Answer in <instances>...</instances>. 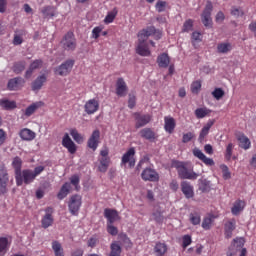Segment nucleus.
Segmentation results:
<instances>
[{"instance_id": "obj_1", "label": "nucleus", "mask_w": 256, "mask_h": 256, "mask_svg": "<svg viewBox=\"0 0 256 256\" xmlns=\"http://www.w3.org/2000/svg\"><path fill=\"white\" fill-rule=\"evenodd\" d=\"M42 171H45V167L43 166H37L34 171L31 169H24L15 176L16 185L18 187H21L23 183H25V185H30V183L35 181L38 175H41Z\"/></svg>"}, {"instance_id": "obj_2", "label": "nucleus", "mask_w": 256, "mask_h": 256, "mask_svg": "<svg viewBox=\"0 0 256 256\" xmlns=\"http://www.w3.org/2000/svg\"><path fill=\"white\" fill-rule=\"evenodd\" d=\"M81 205H83V197L79 194H74L70 196L68 201V209L71 215L77 216L79 215V210L81 209Z\"/></svg>"}, {"instance_id": "obj_3", "label": "nucleus", "mask_w": 256, "mask_h": 256, "mask_svg": "<svg viewBox=\"0 0 256 256\" xmlns=\"http://www.w3.org/2000/svg\"><path fill=\"white\" fill-rule=\"evenodd\" d=\"M177 172H178V177L180 179H189L192 181H195L197 177H199V174L194 172L193 170H189L187 166L183 163H180L176 166Z\"/></svg>"}, {"instance_id": "obj_4", "label": "nucleus", "mask_w": 256, "mask_h": 256, "mask_svg": "<svg viewBox=\"0 0 256 256\" xmlns=\"http://www.w3.org/2000/svg\"><path fill=\"white\" fill-rule=\"evenodd\" d=\"M61 45L65 51H75V49H77L75 34H73V32H67L61 41Z\"/></svg>"}, {"instance_id": "obj_5", "label": "nucleus", "mask_w": 256, "mask_h": 256, "mask_svg": "<svg viewBox=\"0 0 256 256\" xmlns=\"http://www.w3.org/2000/svg\"><path fill=\"white\" fill-rule=\"evenodd\" d=\"M9 192V172L5 166L0 168V195H5Z\"/></svg>"}, {"instance_id": "obj_6", "label": "nucleus", "mask_w": 256, "mask_h": 256, "mask_svg": "<svg viewBox=\"0 0 256 256\" xmlns=\"http://www.w3.org/2000/svg\"><path fill=\"white\" fill-rule=\"evenodd\" d=\"M211 13H213V4L211 3V1H207L205 9L201 15L204 27H213V19L211 18Z\"/></svg>"}, {"instance_id": "obj_7", "label": "nucleus", "mask_w": 256, "mask_h": 256, "mask_svg": "<svg viewBox=\"0 0 256 256\" xmlns=\"http://www.w3.org/2000/svg\"><path fill=\"white\" fill-rule=\"evenodd\" d=\"M143 181H150L151 183L159 182V172L151 167L145 168L141 173Z\"/></svg>"}, {"instance_id": "obj_8", "label": "nucleus", "mask_w": 256, "mask_h": 256, "mask_svg": "<svg viewBox=\"0 0 256 256\" xmlns=\"http://www.w3.org/2000/svg\"><path fill=\"white\" fill-rule=\"evenodd\" d=\"M73 65H75V60H66L56 68L57 75H60L61 77H67V75L71 73Z\"/></svg>"}, {"instance_id": "obj_9", "label": "nucleus", "mask_w": 256, "mask_h": 256, "mask_svg": "<svg viewBox=\"0 0 256 256\" xmlns=\"http://www.w3.org/2000/svg\"><path fill=\"white\" fill-rule=\"evenodd\" d=\"M45 215L41 219V225L43 229H49L55 221V218H53V207H47L45 208Z\"/></svg>"}, {"instance_id": "obj_10", "label": "nucleus", "mask_w": 256, "mask_h": 256, "mask_svg": "<svg viewBox=\"0 0 256 256\" xmlns=\"http://www.w3.org/2000/svg\"><path fill=\"white\" fill-rule=\"evenodd\" d=\"M129 165L130 168L135 167V148H130L127 152L122 156L121 164Z\"/></svg>"}, {"instance_id": "obj_11", "label": "nucleus", "mask_w": 256, "mask_h": 256, "mask_svg": "<svg viewBox=\"0 0 256 256\" xmlns=\"http://www.w3.org/2000/svg\"><path fill=\"white\" fill-rule=\"evenodd\" d=\"M62 146L65 147L71 155L77 153V145L73 142L68 133H66L62 139Z\"/></svg>"}, {"instance_id": "obj_12", "label": "nucleus", "mask_w": 256, "mask_h": 256, "mask_svg": "<svg viewBox=\"0 0 256 256\" xmlns=\"http://www.w3.org/2000/svg\"><path fill=\"white\" fill-rule=\"evenodd\" d=\"M101 139V132L99 130H94L87 142V147L92 149V151H97L99 147V140Z\"/></svg>"}, {"instance_id": "obj_13", "label": "nucleus", "mask_w": 256, "mask_h": 256, "mask_svg": "<svg viewBox=\"0 0 256 256\" xmlns=\"http://www.w3.org/2000/svg\"><path fill=\"white\" fill-rule=\"evenodd\" d=\"M237 229V221L232 218L225 222L224 224V235L226 239H231L233 237V232Z\"/></svg>"}, {"instance_id": "obj_14", "label": "nucleus", "mask_w": 256, "mask_h": 256, "mask_svg": "<svg viewBox=\"0 0 256 256\" xmlns=\"http://www.w3.org/2000/svg\"><path fill=\"white\" fill-rule=\"evenodd\" d=\"M129 88L127 87V83L123 78H118L116 81V95L118 97H126Z\"/></svg>"}, {"instance_id": "obj_15", "label": "nucleus", "mask_w": 256, "mask_h": 256, "mask_svg": "<svg viewBox=\"0 0 256 256\" xmlns=\"http://www.w3.org/2000/svg\"><path fill=\"white\" fill-rule=\"evenodd\" d=\"M136 53L141 57H150L151 50H149V44H147V41L138 40Z\"/></svg>"}, {"instance_id": "obj_16", "label": "nucleus", "mask_w": 256, "mask_h": 256, "mask_svg": "<svg viewBox=\"0 0 256 256\" xmlns=\"http://www.w3.org/2000/svg\"><path fill=\"white\" fill-rule=\"evenodd\" d=\"M104 217L107 219V224H113L115 221H119L121 219L119 217V212L111 208H106L104 210Z\"/></svg>"}, {"instance_id": "obj_17", "label": "nucleus", "mask_w": 256, "mask_h": 256, "mask_svg": "<svg viewBox=\"0 0 256 256\" xmlns=\"http://www.w3.org/2000/svg\"><path fill=\"white\" fill-rule=\"evenodd\" d=\"M84 109L87 115H93L94 113H97V111H99V101L96 99L88 100L84 105Z\"/></svg>"}, {"instance_id": "obj_18", "label": "nucleus", "mask_w": 256, "mask_h": 256, "mask_svg": "<svg viewBox=\"0 0 256 256\" xmlns=\"http://www.w3.org/2000/svg\"><path fill=\"white\" fill-rule=\"evenodd\" d=\"M47 83V76L45 74L39 75L31 85L32 91H41L43 86Z\"/></svg>"}, {"instance_id": "obj_19", "label": "nucleus", "mask_w": 256, "mask_h": 256, "mask_svg": "<svg viewBox=\"0 0 256 256\" xmlns=\"http://www.w3.org/2000/svg\"><path fill=\"white\" fill-rule=\"evenodd\" d=\"M181 191L185 195L186 199H193V197H195L193 186L187 181L181 182Z\"/></svg>"}, {"instance_id": "obj_20", "label": "nucleus", "mask_w": 256, "mask_h": 256, "mask_svg": "<svg viewBox=\"0 0 256 256\" xmlns=\"http://www.w3.org/2000/svg\"><path fill=\"white\" fill-rule=\"evenodd\" d=\"M24 85L25 80L21 77H16L8 81V89H10V91H17V89H21Z\"/></svg>"}, {"instance_id": "obj_21", "label": "nucleus", "mask_w": 256, "mask_h": 256, "mask_svg": "<svg viewBox=\"0 0 256 256\" xmlns=\"http://www.w3.org/2000/svg\"><path fill=\"white\" fill-rule=\"evenodd\" d=\"M236 139L241 149H244L245 151H247V149H251V140H249V138L245 136V134H236Z\"/></svg>"}, {"instance_id": "obj_22", "label": "nucleus", "mask_w": 256, "mask_h": 256, "mask_svg": "<svg viewBox=\"0 0 256 256\" xmlns=\"http://www.w3.org/2000/svg\"><path fill=\"white\" fill-rule=\"evenodd\" d=\"M155 35V27L154 26H150L147 27L143 30H141L138 33V40L139 41H147V39H149V37Z\"/></svg>"}, {"instance_id": "obj_23", "label": "nucleus", "mask_w": 256, "mask_h": 256, "mask_svg": "<svg viewBox=\"0 0 256 256\" xmlns=\"http://www.w3.org/2000/svg\"><path fill=\"white\" fill-rule=\"evenodd\" d=\"M11 249V240L7 237H0V256H5Z\"/></svg>"}, {"instance_id": "obj_24", "label": "nucleus", "mask_w": 256, "mask_h": 256, "mask_svg": "<svg viewBox=\"0 0 256 256\" xmlns=\"http://www.w3.org/2000/svg\"><path fill=\"white\" fill-rule=\"evenodd\" d=\"M44 19H51L57 15V8L54 6H44L40 9Z\"/></svg>"}, {"instance_id": "obj_25", "label": "nucleus", "mask_w": 256, "mask_h": 256, "mask_svg": "<svg viewBox=\"0 0 256 256\" xmlns=\"http://www.w3.org/2000/svg\"><path fill=\"white\" fill-rule=\"evenodd\" d=\"M41 67H43V61L41 60H34L29 68L26 70L25 72V78L26 79H30L31 75H33V71L37 70V69H41Z\"/></svg>"}, {"instance_id": "obj_26", "label": "nucleus", "mask_w": 256, "mask_h": 256, "mask_svg": "<svg viewBox=\"0 0 256 256\" xmlns=\"http://www.w3.org/2000/svg\"><path fill=\"white\" fill-rule=\"evenodd\" d=\"M169 63H171V58L169 57V54L162 53L157 57L158 67H161L162 69H167V67H169Z\"/></svg>"}, {"instance_id": "obj_27", "label": "nucleus", "mask_w": 256, "mask_h": 256, "mask_svg": "<svg viewBox=\"0 0 256 256\" xmlns=\"http://www.w3.org/2000/svg\"><path fill=\"white\" fill-rule=\"evenodd\" d=\"M71 193V183L69 182H65L60 191L57 194V197L60 201H63V199H65V197H67L69 194Z\"/></svg>"}, {"instance_id": "obj_28", "label": "nucleus", "mask_w": 256, "mask_h": 256, "mask_svg": "<svg viewBox=\"0 0 256 256\" xmlns=\"http://www.w3.org/2000/svg\"><path fill=\"white\" fill-rule=\"evenodd\" d=\"M245 201L244 200H236L231 208V213L232 215H239V213H241L243 211V209H245Z\"/></svg>"}, {"instance_id": "obj_29", "label": "nucleus", "mask_w": 256, "mask_h": 256, "mask_svg": "<svg viewBox=\"0 0 256 256\" xmlns=\"http://www.w3.org/2000/svg\"><path fill=\"white\" fill-rule=\"evenodd\" d=\"M52 251L54 252L55 256H65L63 245L57 240L52 241Z\"/></svg>"}, {"instance_id": "obj_30", "label": "nucleus", "mask_w": 256, "mask_h": 256, "mask_svg": "<svg viewBox=\"0 0 256 256\" xmlns=\"http://www.w3.org/2000/svg\"><path fill=\"white\" fill-rule=\"evenodd\" d=\"M136 117V127H145L149 121H151V116L135 114Z\"/></svg>"}, {"instance_id": "obj_31", "label": "nucleus", "mask_w": 256, "mask_h": 256, "mask_svg": "<svg viewBox=\"0 0 256 256\" xmlns=\"http://www.w3.org/2000/svg\"><path fill=\"white\" fill-rule=\"evenodd\" d=\"M20 137L23 141H33L35 139L36 134L31 129H22L20 131Z\"/></svg>"}, {"instance_id": "obj_32", "label": "nucleus", "mask_w": 256, "mask_h": 256, "mask_svg": "<svg viewBox=\"0 0 256 256\" xmlns=\"http://www.w3.org/2000/svg\"><path fill=\"white\" fill-rule=\"evenodd\" d=\"M233 50V45L229 42H222L217 45V52L225 55Z\"/></svg>"}, {"instance_id": "obj_33", "label": "nucleus", "mask_w": 256, "mask_h": 256, "mask_svg": "<svg viewBox=\"0 0 256 256\" xmlns=\"http://www.w3.org/2000/svg\"><path fill=\"white\" fill-rule=\"evenodd\" d=\"M167 244L157 242L155 247H154V253L156 256H164L165 253H167Z\"/></svg>"}, {"instance_id": "obj_34", "label": "nucleus", "mask_w": 256, "mask_h": 256, "mask_svg": "<svg viewBox=\"0 0 256 256\" xmlns=\"http://www.w3.org/2000/svg\"><path fill=\"white\" fill-rule=\"evenodd\" d=\"M99 162L98 171H100V173H107V169H109V165H111V158H100Z\"/></svg>"}, {"instance_id": "obj_35", "label": "nucleus", "mask_w": 256, "mask_h": 256, "mask_svg": "<svg viewBox=\"0 0 256 256\" xmlns=\"http://www.w3.org/2000/svg\"><path fill=\"white\" fill-rule=\"evenodd\" d=\"M121 245L119 242H112L110 245V254L109 256H121Z\"/></svg>"}, {"instance_id": "obj_36", "label": "nucleus", "mask_w": 256, "mask_h": 256, "mask_svg": "<svg viewBox=\"0 0 256 256\" xmlns=\"http://www.w3.org/2000/svg\"><path fill=\"white\" fill-rule=\"evenodd\" d=\"M41 105H43V102H36V103H33L32 105L28 106L26 108L25 115L27 117H31V115H33V113H35V111H37V109H39V107H41Z\"/></svg>"}, {"instance_id": "obj_37", "label": "nucleus", "mask_w": 256, "mask_h": 256, "mask_svg": "<svg viewBox=\"0 0 256 256\" xmlns=\"http://www.w3.org/2000/svg\"><path fill=\"white\" fill-rule=\"evenodd\" d=\"M141 137L144 139H147L148 141H153L154 139H157V136L155 135V132H153L151 129H145L140 132Z\"/></svg>"}, {"instance_id": "obj_38", "label": "nucleus", "mask_w": 256, "mask_h": 256, "mask_svg": "<svg viewBox=\"0 0 256 256\" xmlns=\"http://www.w3.org/2000/svg\"><path fill=\"white\" fill-rule=\"evenodd\" d=\"M195 116L197 117V119H203L205 117H207V115H210L211 110H209V108H198L195 110Z\"/></svg>"}, {"instance_id": "obj_39", "label": "nucleus", "mask_w": 256, "mask_h": 256, "mask_svg": "<svg viewBox=\"0 0 256 256\" xmlns=\"http://www.w3.org/2000/svg\"><path fill=\"white\" fill-rule=\"evenodd\" d=\"M26 65L25 61L15 62L12 67V71H14L16 75H19V73H23V71H25Z\"/></svg>"}, {"instance_id": "obj_40", "label": "nucleus", "mask_w": 256, "mask_h": 256, "mask_svg": "<svg viewBox=\"0 0 256 256\" xmlns=\"http://www.w3.org/2000/svg\"><path fill=\"white\" fill-rule=\"evenodd\" d=\"M23 165V161L19 157H15L12 162V166L15 170V177L21 173V167Z\"/></svg>"}, {"instance_id": "obj_41", "label": "nucleus", "mask_w": 256, "mask_h": 256, "mask_svg": "<svg viewBox=\"0 0 256 256\" xmlns=\"http://www.w3.org/2000/svg\"><path fill=\"white\" fill-rule=\"evenodd\" d=\"M0 107L9 111V109H15V107H17V104L15 103V101L0 100Z\"/></svg>"}, {"instance_id": "obj_42", "label": "nucleus", "mask_w": 256, "mask_h": 256, "mask_svg": "<svg viewBox=\"0 0 256 256\" xmlns=\"http://www.w3.org/2000/svg\"><path fill=\"white\" fill-rule=\"evenodd\" d=\"M235 149V144L229 143L226 146V150L224 152V157L226 161H231V157H233V150Z\"/></svg>"}, {"instance_id": "obj_43", "label": "nucleus", "mask_w": 256, "mask_h": 256, "mask_svg": "<svg viewBox=\"0 0 256 256\" xmlns=\"http://www.w3.org/2000/svg\"><path fill=\"white\" fill-rule=\"evenodd\" d=\"M213 221H214L213 216L204 217L202 221V228H204L205 231H209V229L213 227Z\"/></svg>"}, {"instance_id": "obj_44", "label": "nucleus", "mask_w": 256, "mask_h": 256, "mask_svg": "<svg viewBox=\"0 0 256 256\" xmlns=\"http://www.w3.org/2000/svg\"><path fill=\"white\" fill-rule=\"evenodd\" d=\"M190 223L192 225H200L201 224V214L197 212H192L189 215Z\"/></svg>"}, {"instance_id": "obj_45", "label": "nucleus", "mask_w": 256, "mask_h": 256, "mask_svg": "<svg viewBox=\"0 0 256 256\" xmlns=\"http://www.w3.org/2000/svg\"><path fill=\"white\" fill-rule=\"evenodd\" d=\"M212 97H214L216 101H221V99L225 97V91L223 90V88H215L212 92Z\"/></svg>"}, {"instance_id": "obj_46", "label": "nucleus", "mask_w": 256, "mask_h": 256, "mask_svg": "<svg viewBox=\"0 0 256 256\" xmlns=\"http://www.w3.org/2000/svg\"><path fill=\"white\" fill-rule=\"evenodd\" d=\"M199 190L202 193H209V191H211V185L209 184V181L202 180L200 185H199Z\"/></svg>"}, {"instance_id": "obj_47", "label": "nucleus", "mask_w": 256, "mask_h": 256, "mask_svg": "<svg viewBox=\"0 0 256 256\" xmlns=\"http://www.w3.org/2000/svg\"><path fill=\"white\" fill-rule=\"evenodd\" d=\"M115 17H117V11L114 9V10L108 12V14L106 15V17L104 19V23H106V24L113 23V21H115Z\"/></svg>"}, {"instance_id": "obj_48", "label": "nucleus", "mask_w": 256, "mask_h": 256, "mask_svg": "<svg viewBox=\"0 0 256 256\" xmlns=\"http://www.w3.org/2000/svg\"><path fill=\"white\" fill-rule=\"evenodd\" d=\"M165 121V129H173L175 127V119L170 116H166L164 118Z\"/></svg>"}, {"instance_id": "obj_49", "label": "nucleus", "mask_w": 256, "mask_h": 256, "mask_svg": "<svg viewBox=\"0 0 256 256\" xmlns=\"http://www.w3.org/2000/svg\"><path fill=\"white\" fill-rule=\"evenodd\" d=\"M182 31L184 33H189V31H193V20L188 19L184 22Z\"/></svg>"}, {"instance_id": "obj_50", "label": "nucleus", "mask_w": 256, "mask_h": 256, "mask_svg": "<svg viewBox=\"0 0 256 256\" xmlns=\"http://www.w3.org/2000/svg\"><path fill=\"white\" fill-rule=\"evenodd\" d=\"M193 243V240L191 239V235L187 234L182 237V247L183 249H187L189 245Z\"/></svg>"}, {"instance_id": "obj_51", "label": "nucleus", "mask_w": 256, "mask_h": 256, "mask_svg": "<svg viewBox=\"0 0 256 256\" xmlns=\"http://www.w3.org/2000/svg\"><path fill=\"white\" fill-rule=\"evenodd\" d=\"M71 135H72L74 141H76V143L81 144V143H83V141H85V139L83 138V136H82L81 134H79V133L77 132V130H72V131H71Z\"/></svg>"}, {"instance_id": "obj_52", "label": "nucleus", "mask_w": 256, "mask_h": 256, "mask_svg": "<svg viewBox=\"0 0 256 256\" xmlns=\"http://www.w3.org/2000/svg\"><path fill=\"white\" fill-rule=\"evenodd\" d=\"M245 245V240L243 238H236L233 240V245L231 247H236V249H243Z\"/></svg>"}, {"instance_id": "obj_53", "label": "nucleus", "mask_w": 256, "mask_h": 256, "mask_svg": "<svg viewBox=\"0 0 256 256\" xmlns=\"http://www.w3.org/2000/svg\"><path fill=\"white\" fill-rule=\"evenodd\" d=\"M101 33H103V27L96 26L92 30V39H99Z\"/></svg>"}, {"instance_id": "obj_54", "label": "nucleus", "mask_w": 256, "mask_h": 256, "mask_svg": "<svg viewBox=\"0 0 256 256\" xmlns=\"http://www.w3.org/2000/svg\"><path fill=\"white\" fill-rule=\"evenodd\" d=\"M107 232L109 233V235H112L113 237H115L116 235H118L119 229L113 226V224H107Z\"/></svg>"}, {"instance_id": "obj_55", "label": "nucleus", "mask_w": 256, "mask_h": 256, "mask_svg": "<svg viewBox=\"0 0 256 256\" xmlns=\"http://www.w3.org/2000/svg\"><path fill=\"white\" fill-rule=\"evenodd\" d=\"M230 13H231V15H233V17H243V15H245L243 10L241 8H237V7H232Z\"/></svg>"}, {"instance_id": "obj_56", "label": "nucleus", "mask_w": 256, "mask_h": 256, "mask_svg": "<svg viewBox=\"0 0 256 256\" xmlns=\"http://www.w3.org/2000/svg\"><path fill=\"white\" fill-rule=\"evenodd\" d=\"M201 90V82L200 81H195L191 84V91L194 94L199 93V91Z\"/></svg>"}, {"instance_id": "obj_57", "label": "nucleus", "mask_w": 256, "mask_h": 256, "mask_svg": "<svg viewBox=\"0 0 256 256\" xmlns=\"http://www.w3.org/2000/svg\"><path fill=\"white\" fill-rule=\"evenodd\" d=\"M79 182H80V179H79L78 175H73L70 178V183H71V185H74L76 191H79Z\"/></svg>"}, {"instance_id": "obj_58", "label": "nucleus", "mask_w": 256, "mask_h": 256, "mask_svg": "<svg viewBox=\"0 0 256 256\" xmlns=\"http://www.w3.org/2000/svg\"><path fill=\"white\" fill-rule=\"evenodd\" d=\"M222 169V175H223V179H231V172H229V167H227V165H222L221 166Z\"/></svg>"}, {"instance_id": "obj_59", "label": "nucleus", "mask_w": 256, "mask_h": 256, "mask_svg": "<svg viewBox=\"0 0 256 256\" xmlns=\"http://www.w3.org/2000/svg\"><path fill=\"white\" fill-rule=\"evenodd\" d=\"M165 7H167V2L165 1H158L156 3V11H158V13H163V11H165Z\"/></svg>"}, {"instance_id": "obj_60", "label": "nucleus", "mask_w": 256, "mask_h": 256, "mask_svg": "<svg viewBox=\"0 0 256 256\" xmlns=\"http://www.w3.org/2000/svg\"><path fill=\"white\" fill-rule=\"evenodd\" d=\"M215 21L216 23H223V21H225V14L223 13V11H219L216 14Z\"/></svg>"}, {"instance_id": "obj_61", "label": "nucleus", "mask_w": 256, "mask_h": 256, "mask_svg": "<svg viewBox=\"0 0 256 256\" xmlns=\"http://www.w3.org/2000/svg\"><path fill=\"white\" fill-rule=\"evenodd\" d=\"M193 137H195V134H193L192 132H188L183 135L182 141L184 143H189V141H191Z\"/></svg>"}, {"instance_id": "obj_62", "label": "nucleus", "mask_w": 256, "mask_h": 256, "mask_svg": "<svg viewBox=\"0 0 256 256\" xmlns=\"http://www.w3.org/2000/svg\"><path fill=\"white\" fill-rule=\"evenodd\" d=\"M193 155L194 157H197L198 159H200V161H202L203 158L205 157V154L198 148L193 150Z\"/></svg>"}, {"instance_id": "obj_63", "label": "nucleus", "mask_w": 256, "mask_h": 256, "mask_svg": "<svg viewBox=\"0 0 256 256\" xmlns=\"http://www.w3.org/2000/svg\"><path fill=\"white\" fill-rule=\"evenodd\" d=\"M169 188L171 189V191H178L179 190V182H177V180H172L169 184Z\"/></svg>"}, {"instance_id": "obj_64", "label": "nucleus", "mask_w": 256, "mask_h": 256, "mask_svg": "<svg viewBox=\"0 0 256 256\" xmlns=\"http://www.w3.org/2000/svg\"><path fill=\"white\" fill-rule=\"evenodd\" d=\"M85 251L81 248L75 249L71 252V256H83Z\"/></svg>"}]
</instances>
